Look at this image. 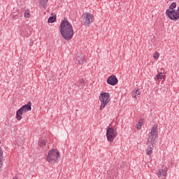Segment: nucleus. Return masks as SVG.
Wrapping results in <instances>:
<instances>
[{"instance_id":"f3484780","label":"nucleus","mask_w":179,"mask_h":179,"mask_svg":"<svg viewBox=\"0 0 179 179\" xmlns=\"http://www.w3.org/2000/svg\"><path fill=\"white\" fill-rule=\"evenodd\" d=\"M156 78L158 80H164V76L163 75V73H159L156 76Z\"/></svg>"},{"instance_id":"0eeeda50","label":"nucleus","mask_w":179,"mask_h":179,"mask_svg":"<svg viewBox=\"0 0 179 179\" xmlns=\"http://www.w3.org/2000/svg\"><path fill=\"white\" fill-rule=\"evenodd\" d=\"M166 15L171 19V20H178L179 19V6L177 10H169L167 9L166 10Z\"/></svg>"},{"instance_id":"f257e3e1","label":"nucleus","mask_w":179,"mask_h":179,"mask_svg":"<svg viewBox=\"0 0 179 179\" xmlns=\"http://www.w3.org/2000/svg\"><path fill=\"white\" fill-rule=\"evenodd\" d=\"M59 30L62 37H63L64 40H71L73 37V27L68 20V18L65 17L64 20H62L59 25Z\"/></svg>"},{"instance_id":"20e7f679","label":"nucleus","mask_w":179,"mask_h":179,"mask_svg":"<svg viewBox=\"0 0 179 179\" xmlns=\"http://www.w3.org/2000/svg\"><path fill=\"white\" fill-rule=\"evenodd\" d=\"M110 93L101 92L99 96V100L101 103L100 110L105 108L107 104L110 103Z\"/></svg>"},{"instance_id":"ddd939ff","label":"nucleus","mask_w":179,"mask_h":179,"mask_svg":"<svg viewBox=\"0 0 179 179\" xmlns=\"http://www.w3.org/2000/svg\"><path fill=\"white\" fill-rule=\"evenodd\" d=\"M141 90H135L131 96L134 99H138L141 96Z\"/></svg>"},{"instance_id":"9d476101","label":"nucleus","mask_w":179,"mask_h":179,"mask_svg":"<svg viewBox=\"0 0 179 179\" xmlns=\"http://www.w3.org/2000/svg\"><path fill=\"white\" fill-rule=\"evenodd\" d=\"M75 64L83 65L85 63V55L82 54H78L74 59Z\"/></svg>"},{"instance_id":"5701e85b","label":"nucleus","mask_w":179,"mask_h":179,"mask_svg":"<svg viewBox=\"0 0 179 179\" xmlns=\"http://www.w3.org/2000/svg\"><path fill=\"white\" fill-rule=\"evenodd\" d=\"M142 125L141 123H138L136 124V129H141V128H142Z\"/></svg>"},{"instance_id":"a878e982","label":"nucleus","mask_w":179,"mask_h":179,"mask_svg":"<svg viewBox=\"0 0 179 179\" xmlns=\"http://www.w3.org/2000/svg\"><path fill=\"white\" fill-rule=\"evenodd\" d=\"M169 1H173V0H169Z\"/></svg>"},{"instance_id":"f8f14e48","label":"nucleus","mask_w":179,"mask_h":179,"mask_svg":"<svg viewBox=\"0 0 179 179\" xmlns=\"http://www.w3.org/2000/svg\"><path fill=\"white\" fill-rule=\"evenodd\" d=\"M24 114V112L22 109H18L16 112V119L17 121H20L22 120V115Z\"/></svg>"},{"instance_id":"423d86ee","label":"nucleus","mask_w":179,"mask_h":179,"mask_svg":"<svg viewBox=\"0 0 179 179\" xmlns=\"http://www.w3.org/2000/svg\"><path fill=\"white\" fill-rule=\"evenodd\" d=\"M19 29L22 36H24V37H29V36L31 34V27L26 24H22Z\"/></svg>"},{"instance_id":"6ab92c4d","label":"nucleus","mask_w":179,"mask_h":179,"mask_svg":"<svg viewBox=\"0 0 179 179\" xmlns=\"http://www.w3.org/2000/svg\"><path fill=\"white\" fill-rule=\"evenodd\" d=\"M79 85L80 87H85V80L83 78H80L79 80Z\"/></svg>"},{"instance_id":"f03ea898","label":"nucleus","mask_w":179,"mask_h":179,"mask_svg":"<svg viewBox=\"0 0 179 179\" xmlns=\"http://www.w3.org/2000/svg\"><path fill=\"white\" fill-rule=\"evenodd\" d=\"M157 124H154L151 129V131L148 134V139L147 141V145L149 148L146 151V155L150 156L153 153V148L156 146V140L159 138V129H157Z\"/></svg>"},{"instance_id":"b1692460","label":"nucleus","mask_w":179,"mask_h":179,"mask_svg":"<svg viewBox=\"0 0 179 179\" xmlns=\"http://www.w3.org/2000/svg\"><path fill=\"white\" fill-rule=\"evenodd\" d=\"M143 122H144V120H143V119H140V120H139V124H141V125H143Z\"/></svg>"},{"instance_id":"412c9836","label":"nucleus","mask_w":179,"mask_h":179,"mask_svg":"<svg viewBox=\"0 0 179 179\" xmlns=\"http://www.w3.org/2000/svg\"><path fill=\"white\" fill-rule=\"evenodd\" d=\"M39 145L41 146V148H43V146H45V140H41Z\"/></svg>"},{"instance_id":"393cba45","label":"nucleus","mask_w":179,"mask_h":179,"mask_svg":"<svg viewBox=\"0 0 179 179\" xmlns=\"http://www.w3.org/2000/svg\"><path fill=\"white\" fill-rule=\"evenodd\" d=\"M13 16V17L14 18V19H17V16H15V15H12Z\"/></svg>"},{"instance_id":"1a4fd4ad","label":"nucleus","mask_w":179,"mask_h":179,"mask_svg":"<svg viewBox=\"0 0 179 179\" xmlns=\"http://www.w3.org/2000/svg\"><path fill=\"white\" fill-rule=\"evenodd\" d=\"M106 82L108 85H110V86H115V85L118 83V78H117V76L112 75L108 78Z\"/></svg>"},{"instance_id":"4468645a","label":"nucleus","mask_w":179,"mask_h":179,"mask_svg":"<svg viewBox=\"0 0 179 179\" xmlns=\"http://www.w3.org/2000/svg\"><path fill=\"white\" fill-rule=\"evenodd\" d=\"M167 173V171L166 169H159L158 171V177H163L164 176H166V174Z\"/></svg>"},{"instance_id":"7ed1b4c3","label":"nucleus","mask_w":179,"mask_h":179,"mask_svg":"<svg viewBox=\"0 0 179 179\" xmlns=\"http://www.w3.org/2000/svg\"><path fill=\"white\" fill-rule=\"evenodd\" d=\"M58 157H59V152L57 149H52L48 152L46 160L50 164H55L58 162Z\"/></svg>"},{"instance_id":"2eb2a0df","label":"nucleus","mask_w":179,"mask_h":179,"mask_svg":"<svg viewBox=\"0 0 179 179\" xmlns=\"http://www.w3.org/2000/svg\"><path fill=\"white\" fill-rule=\"evenodd\" d=\"M48 3V0H39V5L42 8H45L47 6Z\"/></svg>"},{"instance_id":"4be33fe9","label":"nucleus","mask_w":179,"mask_h":179,"mask_svg":"<svg viewBox=\"0 0 179 179\" xmlns=\"http://www.w3.org/2000/svg\"><path fill=\"white\" fill-rule=\"evenodd\" d=\"M159 56H160V55L159 54V52H155L154 53V58H155V59H158Z\"/></svg>"},{"instance_id":"a211bd4d","label":"nucleus","mask_w":179,"mask_h":179,"mask_svg":"<svg viewBox=\"0 0 179 179\" xmlns=\"http://www.w3.org/2000/svg\"><path fill=\"white\" fill-rule=\"evenodd\" d=\"M57 19V17L55 16H51L48 18V23H54Z\"/></svg>"},{"instance_id":"dca6fc26","label":"nucleus","mask_w":179,"mask_h":179,"mask_svg":"<svg viewBox=\"0 0 179 179\" xmlns=\"http://www.w3.org/2000/svg\"><path fill=\"white\" fill-rule=\"evenodd\" d=\"M176 8H177V3L176 2H173L170 6H169V10H176Z\"/></svg>"},{"instance_id":"9b49d317","label":"nucleus","mask_w":179,"mask_h":179,"mask_svg":"<svg viewBox=\"0 0 179 179\" xmlns=\"http://www.w3.org/2000/svg\"><path fill=\"white\" fill-rule=\"evenodd\" d=\"M20 109L24 113H27V111H31V101H28L27 103L22 106Z\"/></svg>"},{"instance_id":"aec40b11","label":"nucleus","mask_w":179,"mask_h":179,"mask_svg":"<svg viewBox=\"0 0 179 179\" xmlns=\"http://www.w3.org/2000/svg\"><path fill=\"white\" fill-rule=\"evenodd\" d=\"M24 17L29 19L30 17V13L29 11H25L24 14Z\"/></svg>"},{"instance_id":"39448f33","label":"nucleus","mask_w":179,"mask_h":179,"mask_svg":"<svg viewBox=\"0 0 179 179\" xmlns=\"http://www.w3.org/2000/svg\"><path fill=\"white\" fill-rule=\"evenodd\" d=\"M83 24H84V26L90 25V24L93 23V21L94 20V15L89 12L83 13Z\"/></svg>"},{"instance_id":"6e6552de","label":"nucleus","mask_w":179,"mask_h":179,"mask_svg":"<svg viewBox=\"0 0 179 179\" xmlns=\"http://www.w3.org/2000/svg\"><path fill=\"white\" fill-rule=\"evenodd\" d=\"M116 136L117 134H115V132H114V128L108 127L106 130V138L108 142H114V139H115Z\"/></svg>"}]
</instances>
